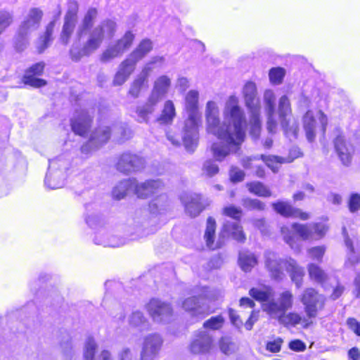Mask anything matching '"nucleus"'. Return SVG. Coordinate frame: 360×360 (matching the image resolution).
I'll return each mask as SVG.
<instances>
[{"label":"nucleus","instance_id":"1","mask_svg":"<svg viewBox=\"0 0 360 360\" xmlns=\"http://www.w3.org/2000/svg\"><path fill=\"white\" fill-rule=\"evenodd\" d=\"M226 109L234 120V130L231 127H222L212 133L218 139L225 143L223 146L214 143L211 146L213 157L217 161H222L231 152L238 153L245 139V131L243 129L245 117L238 105V99L235 96H229Z\"/></svg>","mask_w":360,"mask_h":360},{"label":"nucleus","instance_id":"2","mask_svg":"<svg viewBox=\"0 0 360 360\" xmlns=\"http://www.w3.org/2000/svg\"><path fill=\"white\" fill-rule=\"evenodd\" d=\"M291 231L288 226L281 229L283 239L291 248L297 243L296 235L302 240H319L323 238L328 230V226L321 222H314L311 224L294 222L291 224Z\"/></svg>","mask_w":360,"mask_h":360},{"label":"nucleus","instance_id":"3","mask_svg":"<svg viewBox=\"0 0 360 360\" xmlns=\"http://www.w3.org/2000/svg\"><path fill=\"white\" fill-rule=\"evenodd\" d=\"M68 160L63 153L49 160L48 172L45 176L44 184L49 189H58L65 185Z\"/></svg>","mask_w":360,"mask_h":360},{"label":"nucleus","instance_id":"4","mask_svg":"<svg viewBox=\"0 0 360 360\" xmlns=\"http://www.w3.org/2000/svg\"><path fill=\"white\" fill-rule=\"evenodd\" d=\"M41 18L42 11L39 8L30 10L14 38L15 47L18 51H21L25 49L30 34L39 27Z\"/></svg>","mask_w":360,"mask_h":360},{"label":"nucleus","instance_id":"5","mask_svg":"<svg viewBox=\"0 0 360 360\" xmlns=\"http://www.w3.org/2000/svg\"><path fill=\"white\" fill-rule=\"evenodd\" d=\"M300 300L304 305L306 316L308 319H315L319 310L324 308L326 297L321 295L315 288L309 287L304 290Z\"/></svg>","mask_w":360,"mask_h":360},{"label":"nucleus","instance_id":"6","mask_svg":"<svg viewBox=\"0 0 360 360\" xmlns=\"http://www.w3.org/2000/svg\"><path fill=\"white\" fill-rule=\"evenodd\" d=\"M145 166L144 158L131 152H124L120 155L115 165L117 171L127 175L141 170Z\"/></svg>","mask_w":360,"mask_h":360},{"label":"nucleus","instance_id":"7","mask_svg":"<svg viewBox=\"0 0 360 360\" xmlns=\"http://www.w3.org/2000/svg\"><path fill=\"white\" fill-rule=\"evenodd\" d=\"M146 311L154 321L166 323L174 316V309L169 302L157 298L150 299L146 306Z\"/></svg>","mask_w":360,"mask_h":360},{"label":"nucleus","instance_id":"8","mask_svg":"<svg viewBox=\"0 0 360 360\" xmlns=\"http://www.w3.org/2000/svg\"><path fill=\"white\" fill-rule=\"evenodd\" d=\"M163 339L158 333H151L145 337L140 354L141 360H155L163 345Z\"/></svg>","mask_w":360,"mask_h":360},{"label":"nucleus","instance_id":"9","mask_svg":"<svg viewBox=\"0 0 360 360\" xmlns=\"http://www.w3.org/2000/svg\"><path fill=\"white\" fill-rule=\"evenodd\" d=\"M94 116L88 111L82 110L75 115L70 121L72 131L82 137H89L92 131Z\"/></svg>","mask_w":360,"mask_h":360},{"label":"nucleus","instance_id":"10","mask_svg":"<svg viewBox=\"0 0 360 360\" xmlns=\"http://www.w3.org/2000/svg\"><path fill=\"white\" fill-rule=\"evenodd\" d=\"M293 298V294L290 290H285L280 294L278 302L274 300L268 302L264 305V311L271 317L286 312L292 307Z\"/></svg>","mask_w":360,"mask_h":360},{"label":"nucleus","instance_id":"11","mask_svg":"<svg viewBox=\"0 0 360 360\" xmlns=\"http://www.w3.org/2000/svg\"><path fill=\"white\" fill-rule=\"evenodd\" d=\"M214 347L212 337L205 331H197L189 345V351L193 354L210 353Z\"/></svg>","mask_w":360,"mask_h":360},{"label":"nucleus","instance_id":"12","mask_svg":"<svg viewBox=\"0 0 360 360\" xmlns=\"http://www.w3.org/2000/svg\"><path fill=\"white\" fill-rule=\"evenodd\" d=\"M273 210L281 216L285 218H297L302 221H307L311 218L309 212L294 207L290 202L278 200L271 203Z\"/></svg>","mask_w":360,"mask_h":360},{"label":"nucleus","instance_id":"13","mask_svg":"<svg viewBox=\"0 0 360 360\" xmlns=\"http://www.w3.org/2000/svg\"><path fill=\"white\" fill-rule=\"evenodd\" d=\"M291 259V257L285 259L266 258L264 264L271 278L278 281L283 280L285 277L284 270L288 271Z\"/></svg>","mask_w":360,"mask_h":360},{"label":"nucleus","instance_id":"14","mask_svg":"<svg viewBox=\"0 0 360 360\" xmlns=\"http://www.w3.org/2000/svg\"><path fill=\"white\" fill-rule=\"evenodd\" d=\"M216 229V220L212 217H208L206 221L204 239L207 248L212 251L221 249L225 245V236L221 234L218 240L215 242Z\"/></svg>","mask_w":360,"mask_h":360},{"label":"nucleus","instance_id":"15","mask_svg":"<svg viewBox=\"0 0 360 360\" xmlns=\"http://www.w3.org/2000/svg\"><path fill=\"white\" fill-rule=\"evenodd\" d=\"M163 183L158 179H148L144 182L133 184L134 193L137 198L146 199L157 194L163 187Z\"/></svg>","mask_w":360,"mask_h":360},{"label":"nucleus","instance_id":"16","mask_svg":"<svg viewBox=\"0 0 360 360\" xmlns=\"http://www.w3.org/2000/svg\"><path fill=\"white\" fill-rule=\"evenodd\" d=\"M274 318L276 319L281 324L286 328L295 327L298 324H302L303 328H306L312 324V321H310L311 319L302 317L296 311L283 312L274 316Z\"/></svg>","mask_w":360,"mask_h":360},{"label":"nucleus","instance_id":"17","mask_svg":"<svg viewBox=\"0 0 360 360\" xmlns=\"http://www.w3.org/2000/svg\"><path fill=\"white\" fill-rule=\"evenodd\" d=\"M44 66V62H39L31 66L23 76L24 84L36 88L45 86L46 82L44 79L35 77V76H39L42 74Z\"/></svg>","mask_w":360,"mask_h":360},{"label":"nucleus","instance_id":"18","mask_svg":"<svg viewBox=\"0 0 360 360\" xmlns=\"http://www.w3.org/2000/svg\"><path fill=\"white\" fill-rule=\"evenodd\" d=\"M136 65V63L129 56L122 60L115 75L113 84L116 86L122 85L134 71Z\"/></svg>","mask_w":360,"mask_h":360},{"label":"nucleus","instance_id":"19","mask_svg":"<svg viewBox=\"0 0 360 360\" xmlns=\"http://www.w3.org/2000/svg\"><path fill=\"white\" fill-rule=\"evenodd\" d=\"M219 111L213 101H208L206 104L205 117L207 130L210 133L217 131L220 127H231L229 124H221L219 117Z\"/></svg>","mask_w":360,"mask_h":360},{"label":"nucleus","instance_id":"20","mask_svg":"<svg viewBox=\"0 0 360 360\" xmlns=\"http://www.w3.org/2000/svg\"><path fill=\"white\" fill-rule=\"evenodd\" d=\"M335 150L342 163L349 166L352 160L353 148L348 147L343 135H338L334 140Z\"/></svg>","mask_w":360,"mask_h":360},{"label":"nucleus","instance_id":"21","mask_svg":"<svg viewBox=\"0 0 360 360\" xmlns=\"http://www.w3.org/2000/svg\"><path fill=\"white\" fill-rule=\"evenodd\" d=\"M307 269L309 278L313 283L323 287L328 282V274L318 264L310 262L307 265Z\"/></svg>","mask_w":360,"mask_h":360},{"label":"nucleus","instance_id":"22","mask_svg":"<svg viewBox=\"0 0 360 360\" xmlns=\"http://www.w3.org/2000/svg\"><path fill=\"white\" fill-rule=\"evenodd\" d=\"M243 97L248 110L260 109V102L257 96V87L255 82L248 81L243 87Z\"/></svg>","mask_w":360,"mask_h":360},{"label":"nucleus","instance_id":"23","mask_svg":"<svg viewBox=\"0 0 360 360\" xmlns=\"http://www.w3.org/2000/svg\"><path fill=\"white\" fill-rule=\"evenodd\" d=\"M184 205L186 212L191 218L198 217L205 208L202 195L200 194H194L188 197Z\"/></svg>","mask_w":360,"mask_h":360},{"label":"nucleus","instance_id":"24","mask_svg":"<svg viewBox=\"0 0 360 360\" xmlns=\"http://www.w3.org/2000/svg\"><path fill=\"white\" fill-rule=\"evenodd\" d=\"M182 307L185 311L191 313L192 316H196L201 315L202 318L214 311L213 309H210V307H208L206 311H201L198 296H191L186 298L182 302Z\"/></svg>","mask_w":360,"mask_h":360},{"label":"nucleus","instance_id":"25","mask_svg":"<svg viewBox=\"0 0 360 360\" xmlns=\"http://www.w3.org/2000/svg\"><path fill=\"white\" fill-rule=\"evenodd\" d=\"M238 265L245 272H250L257 264V256L250 250H242L238 252Z\"/></svg>","mask_w":360,"mask_h":360},{"label":"nucleus","instance_id":"26","mask_svg":"<svg viewBox=\"0 0 360 360\" xmlns=\"http://www.w3.org/2000/svg\"><path fill=\"white\" fill-rule=\"evenodd\" d=\"M303 129L308 141H314L316 136V120L311 110H307L302 117Z\"/></svg>","mask_w":360,"mask_h":360},{"label":"nucleus","instance_id":"27","mask_svg":"<svg viewBox=\"0 0 360 360\" xmlns=\"http://www.w3.org/2000/svg\"><path fill=\"white\" fill-rule=\"evenodd\" d=\"M112 134L111 128L108 126H98L91 131L89 141L97 145L106 143L110 139Z\"/></svg>","mask_w":360,"mask_h":360},{"label":"nucleus","instance_id":"28","mask_svg":"<svg viewBox=\"0 0 360 360\" xmlns=\"http://www.w3.org/2000/svg\"><path fill=\"white\" fill-rule=\"evenodd\" d=\"M158 103V98L153 96L148 97L146 103L143 105L138 107L136 110V113L139 117V122H147L149 116L155 111V106Z\"/></svg>","mask_w":360,"mask_h":360},{"label":"nucleus","instance_id":"29","mask_svg":"<svg viewBox=\"0 0 360 360\" xmlns=\"http://www.w3.org/2000/svg\"><path fill=\"white\" fill-rule=\"evenodd\" d=\"M279 120L283 134L286 137L296 139L298 136L300 124L297 119L287 117L279 119Z\"/></svg>","mask_w":360,"mask_h":360},{"label":"nucleus","instance_id":"30","mask_svg":"<svg viewBox=\"0 0 360 360\" xmlns=\"http://www.w3.org/2000/svg\"><path fill=\"white\" fill-rule=\"evenodd\" d=\"M292 283H295L296 288H300L303 285L304 278L305 276L304 271L294 259H291L288 264L287 271Z\"/></svg>","mask_w":360,"mask_h":360},{"label":"nucleus","instance_id":"31","mask_svg":"<svg viewBox=\"0 0 360 360\" xmlns=\"http://www.w3.org/2000/svg\"><path fill=\"white\" fill-rule=\"evenodd\" d=\"M153 49V42L149 39H142L131 52L129 57L136 63L143 59Z\"/></svg>","mask_w":360,"mask_h":360},{"label":"nucleus","instance_id":"32","mask_svg":"<svg viewBox=\"0 0 360 360\" xmlns=\"http://www.w3.org/2000/svg\"><path fill=\"white\" fill-rule=\"evenodd\" d=\"M176 117V109L173 102L167 100L164 103L163 108L157 121L162 124H171Z\"/></svg>","mask_w":360,"mask_h":360},{"label":"nucleus","instance_id":"33","mask_svg":"<svg viewBox=\"0 0 360 360\" xmlns=\"http://www.w3.org/2000/svg\"><path fill=\"white\" fill-rule=\"evenodd\" d=\"M104 30L101 26L97 27L94 30V34L91 37L85 44L83 51L85 54L96 50L101 45L103 39Z\"/></svg>","mask_w":360,"mask_h":360},{"label":"nucleus","instance_id":"34","mask_svg":"<svg viewBox=\"0 0 360 360\" xmlns=\"http://www.w3.org/2000/svg\"><path fill=\"white\" fill-rule=\"evenodd\" d=\"M148 73L138 75L131 82L128 94L134 98H138L141 91L148 86Z\"/></svg>","mask_w":360,"mask_h":360},{"label":"nucleus","instance_id":"35","mask_svg":"<svg viewBox=\"0 0 360 360\" xmlns=\"http://www.w3.org/2000/svg\"><path fill=\"white\" fill-rule=\"evenodd\" d=\"M134 183H136L135 178L127 179L120 181L112 191L113 198L117 200L123 199L129 191L133 188Z\"/></svg>","mask_w":360,"mask_h":360},{"label":"nucleus","instance_id":"36","mask_svg":"<svg viewBox=\"0 0 360 360\" xmlns=\"http://www.w3.org/2000/svg\"><path fill=\"white\" fill-rule=\"evenodd\" d=\"M260 109L250 110V117L249 120L250 134L252 138L257 139L262 130V122L259 115Z\"/></svg>","mask_w":360,"mask_h":360},{"label":"nucleus","instance_id":"37","mask_svg":"<svg viewBox=\"0 0 360 360\" xmlns=\"http://www.w3.org/2000/svg\"><path fill=\"white\" fill-rule=\"evenodd\" d=\"M170 83V79L167 76H160L155 82L153 90L150 96L157 97L159 102L161 98L167 92Z\"/></svg>","mask_w":360,"mask_h":360},{"label":"nucleus","instance_id":"38","mask_svg":"<svg viewBox=\"0 0 360 360\" xmlns=\"http://www.w3.org/2000/svg\"><path fill=\"white\" fill-rule=\"evenodd\" d=\"M55 21H51L46 27V32L37 41L36 47L39 53H42L51 43Z\"/></svg>","mask_w":360,"mask_h":360},{"label":"nucleus","instance_id":"39","mask_svg":"<svg viewBox=\"0 0 360 360\" xmlns=\"http://www.w3.org/2000/svg\"><path fill=\"white\" fill-rule=\"evenodd\" d=\"M248 191L255 195L269 198L272 195L271 190L261 181H250L246 184Z\"/></svg>","mask_w":360,"mask_h":360},{"label":"nucleus","instance_id":"40","mask_svg":"<svg viewBox=\"0 0 360 360\" xmlns=\"http://www.w3.org/2000/svg\"><path fill=\"white\" fill-rule=\"evenodd\" d=\"M134 40V34L131 31H127L120 39L116 41L114 46L119 53L122 55L132 46Z\"/></svg>","mask_w":360,"mask_h":360},{"label":"nucleus","instance_id":"41","mask_svg":"<svg viewBox=\"0 0 360 360\" xmlns=\"http://www.w3.org/2000/svg\"><path fill=\"white\" fill-rule=\"evenodd\" d=\"M98 345L92 337L87 338L84 348V360H94Z\"/></svg>","mask_w":360,"mask_h":360},{"label":"nucleus","instance_id":"42","mask_svg":"<svg viewBox=\"0 0 360 360\" xmlns=\"http://www.w3.org/2000/svg\"><path fill=\"white\" fill-rule=\"evenodd\" d=\"M224 321L225 320L221 315H217L206 320L202 326L207 330H219L223 327Z\"/></svg>","mask_w":360,"mask_h":360},{"label":"nucleus","instance_id":"43","mask_svg":"<svg viewBox=\"0 0 360 360\" xmlns=\"http://www.w3.org/2000/svg\"><path fill=\"white\" fill-rule=\"evenodd\" d=\"M243 206L248 211L256 210L262 212L266 209L265 203L257 198H245L243 200Z\"/></svg>","mask_w":360,"mask_h":360},{"label":"nucleus","instance_id":"44","mask_svg":"<svg viewBox=\"0 0 360 360\" xmlns=\"http://www.w3.org/2000/svg\"><path fill=\"white\" fill-rule=\"evenodd\" d=\"M186 112L188 114V118L185 123L186 129L188 130H191L197 128L201 119V115L198 109L189 110H186Z\"/></svg>","mask_w":360,"mask_h":360},{"label":"nucleus","instance_id":"45","mask_svg":"<svg viewBox=\"0 0 360 360\" xmlns=\"http://www.w3.org/2000/svg\"><path fill=\"white\" fill-rule=\"evenodd\" d=\"M221 214L224 217H229L236 221H240L243 213L240 207L230 205L222 208Z\"/></svg>","mask_w":360,"mask_h":360},{"label":"nucleus","instance_id":"46","mask_svg":"<svg viewBox=\"0 0 360 360\" xmlns=\"http://www.w3.org/2000/svg\"><path fill=\"white\" fill-rule=\"evenodd\" d=\"M231 236L232 238L239 243H245L247 240V236L243 227L238 223H232L231 224Z\"/></svg>","mask_w":360,"mask_h":360},{"label":"nucleus","instance_id":"47","mask_svg":"<svg viewBox=\"0 0 360 360\" xmlns=\"http://www.w3.org/2000/svg\"><path fill=\"white\" fill-rule=\"evenodd\" d=\"M292 108L290 101L287 96H282L278 103V117L279 119L287 117L291 115Z\"/></svg>","mask_w":360,"mask_h":360},{"label":"nucleus","instance_id":"48","mask_svg":"<svg viewBox=\"0 0 360 360\" xmlns=\"http://www.w3.org/2000/svg\"><path fill=\"white\" fill-rule=\"evenodd\" d=\"M218 345L221 352L225 355H230L235 351V344L229 337H221Z\"/></svg>","mask_w":360,"mask_h":360},{"label":"nucleus","instance_id":"49","mask_svg":"<svg viewBox=\"0 0 360 360\" xmlns=\"http://www.w3.org/2000/svg\"><path fill=\"white\" fill-rule=\"evenodd\" d=\"M198 98L199 94L196 90L189 91L185 97L186 110L198 109Z\"/></svg>","mask_w":360,"mask_h":360},{"label":"nucleus","instance_id":"50","mask_svg":"<svg viewBox=\"0 0 360 360\" xmlns=\"http://www.w3.org/2000/svg\"><path fill=\"white\" fill-rule=\"evenodd\" d=\"M285 75L284 68L281 67L272 68L269 72V80L274 85L280 84L283 82Z\"/></svg>","mask_w":360,"mask_h":360},{"label":"nucleus","instance_id":"51","mask_svg":"<svg viewBox=\"0 0 360 360\" xmlns=\"http://www.w3.org/2000/svg\"><path fill=\"white\" fill-rule=\"evenodd\" d=\"M326 251L325 245H316L307 249V252L309 258L312 260H316L319 262L323 261V258Z\"/></svg>","mask_w":360,"mask_h":360},{"label":"nucleus","instance_id":"52","mask_svg":"<svg viewBox=\"0 0 360 360\" xmlns=\"http://www.w3.org/2000/svg\"><path fill=\"white\" fill-rule=\"evenodd\" d=\"M13 22V14L8 11H0V35Z\"/></svg>","mask_w":360,"mask_h":360},{"label":"nucleus","instance_id":"53","mask_svg":"<svg viewBox=\"0 0 360 360\" xmlns=\"http://www.w3.org/2000/svg\"><path fill=\"white\" fill-rule=\"evenodd\" d=\"M261 159L274 173L277 172L278 169L275 166L277 164H284L283 157L276 155H261Z\"/></svg>","mask_w":360,"mask_h":360},{"label":"nucleus","instance_id":"54","mask_svg":"<svg viewBox=\"0 0 360 360\" xmlns=\"http://www.w3.org/2000/svg\"><path fill=\"white\" fill-rule=\"evenodd\" d=\"M148 321L140 311H136L132 313L130 319L129 325L132 328H138L142 325L147 323Z\"/></svg>","mask_w":360,"mask_h":360},{"label":"nucleus","instance_id":"55","mask_svg":"<svg viewBox=\"0 0 360 360\" xmlns=\"http://www.w3.org/2000/svg\"><path fill=\"white\" fill-rule=\"evenodd\" d=\"M347 207L350 212L354 213L360 210V194L352 193L347 202Z\"/></svg>","mask_w":360,"mask_h":360},{"label":"nucleus","instance_id":"56","mask_svg":"<svg viewBox=\"0 0 360 360\" xmlns=\"http://www.w3.org/2000/svg\"><path fill=\"white\" fill-rule=\"evenodd\" d=\"M121 56L113 46L107 48L101 55L100 60L103 63H107L112 59Z\"/></svg>","mask_w":360,"mask_h":360},{"label":"nucleus","instance_id":"57","mask_svg":"<svg viewBox=\"0 0 360 360\" xmlns=\"http://www.w3.org/2000/svg\"><path fill=\"white\" fill-rule=\"evenodd\" d=\"M249 295L255 300L262 302L269 300V293L267 291L252 288L249 290Z\"/></svg>","mask_w":360,"mask_h":360},{"label":"nucleus","instance_id":"58","mask_svg":"<svg viewBox=\"0 0 360 360\" xmlns=\"http://www.w3.org/2000/svg\"><path fill=\"white\" fill-rule=\"evenodd\" d=\"M202 170L207 176L211 177L218 174L219 169L217 164L212 160H209L203 165Z\"/></svg>","mask_w":360,"mask_h":360},{"label":"nucleus","instance_id":"59","mask_svg":"<svg viewBox=\"0 0 360 360\" xmlns=\"http://www.w3.org/2000/svg\"><path fill=\"white\" fill-rule=\"evenodd\" d=\"M283 343V339L281 338H277L266 343V349L271 353H278L281 351Z\"/></svg>","mask_w":360,"mask_h":360},{"label":"nucleus","instance_id":"60","mask_svg":"<svg viewBox=\"0 0 360 360\" xmlns=\"http://www.w3.org/2000/svg\"><path fill=\"white\" fill-rule=\"evenodd\" d=\"M346 323L348 328L352 331L356 336L360 337V322L354 317H349Z\"/></svg>","mask_w":360,"mask_h":360},{"label":"nucleus","instance_id":"61","mask_svg":"<svg viewBox=\"0 0 360 360\" xmlns=\"http://www.w3.org/2000/svg\"><path fill=\"white\" fill-rule=\"evenodd\" d=\"M302 152L298 148H290L286 157H283V163L292 162L294 160L301 157Z\"/></svg>","mask_w":360,"mask_h":360},{"label":"nucleus","instance_id":"62","mask_svg":"<svg viewBox=\"0 0 360 360\" xmlns=\"http://www.w3.org/2000/svg\"><path fill=\"white\" fill-rule=\"evenodd\" d=\"M252 224L255 229L262 233H265L268 230L267 221L265 218H257L252 220Z\"/></svg>","mask_w":360,"mask_h":360},{"label":"nucleus","instance_id":"63","mask_svg":"<svg viewBox=\"0 0 360 360\" xmlns=\"http://www.w3.org/2000/svg\"><path fill=\"white\" fill-rule=\"evenodd\" d=\"M288 347L294 352H304L307 348L305 343L300 339L291 340L288 344Z\"/></svg>","mask_w":360,"mask_h":360},{"label":"nucleus","instance_id":"64","mask_svg":"<svg viewBox=\"0 0 360 360\" xmlns=\"http://www.w3.org/2000/svg\"><path fill=\"white\" fill-rule=\"evenodd\" d=\"M345 292V287L340 283H337L335 287H333L332 292L329 296L330 300H336L339 299Z\"/></svg>","mask_w":360,"mask_h":360}]
</instances>
